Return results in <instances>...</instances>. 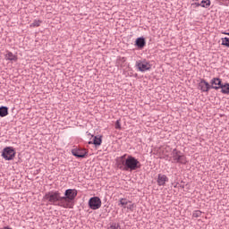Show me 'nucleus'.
I'll list each match as a JSON object with an SVG mask.
<instances>
[{
	"instance_id": "f257e3e1",
	"label": "nucleus",
	"mask_w": 229,
	"mask_h": 229,
	"mask_svg": "<svg viewBox=\"0 0 229 229\" xmlns=\"http://www.w3.org/2000/svg\"><path fill=\"white\" fill-rule=\"evenodd\" d=\"M117 162L120 169H123V171H136V169L140 167V162L128 154L118 157Z\"/></svg>"
},
{
	"instance_id": "f03ea898",
	"label": "nucleus",
	"mask_w": 229,
	"mask_h": 229,
	"mask_svg": "<svg viewBox=\"0 0 229 229\" xmlns=\"http://www.w3.org/2000/svg\"><path fill=\"white\" fill-rule=\"evenodd\" d=\"M76 196H78V191L72 189L66 190L64 197L62 199L61 207L63 208H72Z\"/></svg>"
},
{
	"instance_id": "7ed1b4c3",
	"label": "nucleus",
	"mask_w": 229,
	"mask_h": 229,
	"mask_svg": "<svg viewBox=\"0 0 229 229\" xmlns=\"http://www.w3.org/2000/svg\"><path fill=\"white\" fill-rule=\"evenodd\" d=\"M44 199H47L52 205L62 207L63 197L60 195V191H49L48 193H46Z\"/></svg>"
},
{
	"instance_id": "20e7f679",
	"label": "nucleus",
	"mask_w": 229,
	"mask_h": 229,
	"mask_svg": "<svg viewBox=\"0 0 229 229\" xmlns=\"http://www.w3.org/2000/svg\"><path fill=\"white\" fill-rule=\"evenodd\" d=\"M172 158L177 164H187V157L182 155V152L177 149H174L172 152Z\"/></svg>"
},
{
	"instance_id": "39448f33",
	"label": "nucleus",
	"mask_w": 229,
	"mask_h": 229,
	"mask_svg": "<svg viewBox=\"0 0 229 229\" xmlns=\"http://www.w3.org/2000/svg\"><path fill=\"white\" fill-rule=\"evenodd\" d=\"M2 157L4 160H13V158H15V149L12 147L4 148Z\"/></svg>"
},
{
	"instance_id": "423d86ee",
	"label": "nucleus",
	"mask_w": 229,
	"mask_h": 229,
	"mask_svg": "<svg viewBox=\"0 0 229 229\" xmlns=\"http://www.w3.org/2000/svg\"><path fill=\"white\" fill-rule=\"evenodd\" d=\"M89 207L91 210L101 208V199L99 197H92L89 200Z\"/></svg>"
},
{
	"instance_id": "0eeeda50",
	"label": "nucleus",
	"mask_w": 229,
	"mask_h": 229,
	"mask_svg": "<svg viewBox=\"0 0 229 229\" xmlns=\"http://www.w3.org/2000/svg\"><path fill=\"white\" fill-rule=\"evenodd\" d=\"M136 67H138L140 72H146V71H149L151 69V64L146 60L137 61Z\"/></svg>"
},
{
	"instance_id": "6e6552de",
	"label": "nucleus",
	"mask_w": 229,
	"mask_h": 229,
	"mask_svg": "<svg viewBox=\"0 0 229 229\" xmlns=\"http://www.w3.org/2000/svg\"><path fill=\"white\" fill-rule=\"evenodd\" d=\"M72 154L73 157H77V158H85L89 155V151L85 148H73L72 149Z\"/></svg>"
},
{
	"instance_id": "1a4fd4ad",
	"label": "nucleus",
	"mask_w": 229,
	"mask_h": 229,
	"mask_svg": "<svg viewBox=\"0 0 229 229\" xmlns=\"http://www.w3.org/2000/svg\"><path fill=\"white\" fill-rule=\"evenodd\" d=\"M199 89H200L201 92H208L211 89V86L207 81L201 80L199 83Z\"/></svg>"
},
{
	"instance_id": "9d476101",
	"label": "nucleus",
	"mask_w": 229,
	"mask_h": 229,
	"mask_svg": "<svg viewBox=\"0 0 229 229\" xmlns=\"http://www.w3.org/2000/svg\"><path fill=\"white\" fill-rule=\"evenodd\" d=\"M157 185H159V187H164V185H165V182H169V178H167L165 176V174H159L157 175Z\"/></svg>"
},
{
	"instance_id": "9b49d317",
	"label": "nucleus",
	"mask_w": 229,
	"mask_h": 229,
	"mask_svg": "<svg viewBox=\"0 0 229 229\" xmlns=\"http://www.w3.org/2000/svg\"><path fill=\"white\" fill-rule=\"evenodd\" d=\"M211 85V89H215L216 90H217L218 89H221V79L219 78H214L211 80L210 81Z\"/></svg>"
},
{
	"instance_id": "f8f14e48",
	"label": "nucleus",
	"mask_w": 229,
	"mask_h": 229,
	"mask_svg": "<svg viewBox=\"0 0 229 229\" xmlns=\"http://www.w3.org/2000/svg\"><path fill=\"white\" fill-rule=\"evenodd\" d=\"M116 67H120L123 69V67H126V57H117L116 59Z\"/></svg>"
},
{
	"instance_id": "ddd939ff",
	"label": "nucleus",
	"mask_w": 229,
	"mask_h": 229,
	"mask_svg": "<svg viewBox=\"0 0 229 229\" xmlns=\"http://www.w3.org/2000/svg\"><path fill=\"white\" fill-rule=\"evenodd\" d=\"M4 56H5V60H9L10 62H17V60H19L17 55H13V53L10 51H6V54Z\"/></svg>"
},
{
	"instance_id": "4468645a",
	"label": "nucleus",
	"mask_w": 229,
	"mask_h": 229,
	"mask_svg": "<svg viewBox=\"0 0 229 229\" xmlns=\"http://www.w3.org/2000/svg\"><path fill=\"white\" fill-rule=\"evenodd\" d=\"M103 140H101V136H95L93 139V142L89 141V144H94L95 146H101Z\"/></svg>"
},
{
	"instance_id": "2eb2a0df",
	"label": "nucleus",
	"mask_w": 229,
	"mask_h": 229,
	"mask_svg": "<svg viewBox=\"0 0 229 229\" xmlns=\"http://www.w3.org/2000/svg\"><path fill=\"white\" fill-rule=\"evenodd\" d=\"M136 46H138V47H144V46H146V40H144V38H139L136 40Z\"/></svg>"
},
{
	"instance_id": "dca6fc26",
	"label": "nucleus",
	"mask_w": 229,
	"mask_h": 229,
	"mask_svg": "<svg viewBox=\"0 0 229 229\" xmlns=\"http://www.w3.org/2000/svg\"><path fill=\"white\" fill-rule=\"evenodd\" d=\"M8 115V107L1 106L0 107V117H6Z\"/></svg>"
},
{
	"instance_id": "f3484780",
	"label": "nucleus",
	"mask_w": 229,
	"mask_h": 229,
	"mask_svg": "<svg viewBox=\"0 0 229 229\" xmlns=\"http://www.w3.org/2000/svg\"><path fill=\"white\" fill-rule=\"evenodd\" d=\"M197 5L201 6L202 8H208V6H210V0H202L200 4H198Z\"/></svg>"
},
{
	"instance_id": "a211bd4d",
	"label": "nucleus",
	"mask_w": 229,
	"mask_h": 229,
	"mask_svg": "<svg viewBox=\"0 0 229 229\" xmlns=\"http://www.w3.org/2000/svg\"><path fill=\"white\" fill-rule=\"evenodd\" d=\"M42 24V21L40 20H34L33 22L30 25V28H38Z\"/></svg>"
},
{
	"instance_id": "6ab92c4d",
	"label": "nucleus",
	"mask_w": 229,
	"mask_h": 229,
	"mask_svg": "<svg viewBox=\"0 0 229 229\" xmlns=\"http://www.w3.org/2000/svg\"><path fill=\"white\" fill-rule=\"evenodd\" d=\"M220 89H222L223 94H229V84L222 85Z\"/></svg>"
},
{
	"instance_id": "aec40b11",
	"label": "nucleus",
	"mask_w": 229,
	"mask_h": 229,
	"mask_svg": "<svg viewBox=\"0 0 229 229\" xmlns=\"http://www.w3.org/2000/svg\"><path fill=\"white\" fill-rule=\"evenodd\" d=\"M128 203H131V201H129L126 199H120L119 205H121L122 207H126V205H128Z\"/></svg>"
},
{
	"instance_id": "412c9836",
	"label": "nucleus",
	"mask_w": 229,
	"mask_h": 229,
	"mask_svg": "<svg viewBox=\"0 0 229 229\" xmlns=\"http://www.w3.org/2000/svg\"><path fill=\"white\" fill-rule=\"evenodd\" d=\"M222 46H225V47H229V38H222Z\"/></svg>"
},
{
	"instance_id": "4be33fe9",
	"label": "nucleus",
	"mask_w": 229,
	"mask_h": 229,
	"mask_svg": "<svg viewBox=\"0 0 229 229\" xmlns=\"http://www.w3.org/2000/svg\"><path fill=\"white\" fill-rule=\"evenodd\" d=\"M201 214H202L201 211H199V210H195V211H193V213H192V217H201Z\"/></svg>"
},
{
	"instance_id": "5701e85b",
	"label": "nucleus",
	"mask_w": 229,
	"mask_h": 229,
	"mask_svg": "<svg viewBox=\"0 0 229 229\" xmlns=\"http://www.w3.org/2000/svg\"><path fill=\"white\" fill-rule=\"evenodd\" d=\"M107 229H121V225L119 224H112Z\"/></svg>"
},
{
	"instance_id": "b1692460",
	"label": "nucleus",
	"mask_w": 229,
	"mask_h": 229,
	"mask_svg": "<svg viewBox=\"0 0 229 229\" xmlns=\"http://www.w3.org/2000/svg\"><path fill=\"white\" fill-rule=\"evenodd\" d=\"M114 128L116 130H121V121L120 120H117L115 124H114Z\"/></svg>"
},
{
	"instance_id": "393cba45",
	"label": "nucleus",
	"mask_w": 229,
	"mask_h": 229,
	"mask_svg": "<svg viewBox=\"0 0 229 229\" xmlns=\"http://www.w3.org/2000/svg\"><path fill=\"white\" fill-rule=\"evenodd\" d=\"M127 208L133 212V210L135 209V205L131 203L127 206Z\"/></svg>"
},
{
	"instance_id": "a878e982",
	"label": "nucleus",
	"mask_w": 229,
	"mask_h": 229,
	"mask_svg": "<svg viewBox=\"0 0 229 229\" xmlns=\"http://www.w3.org/2000/svg\"><path fill=\"white\" fill-rule=\"evenodd\" d=\"M165 151H169V149H171V148L165 147Z\"/></svg>"
},
{
	"instance_id": "bb28decb",
	"label": "nucleus",
	"mask_w": 229,
	"mask_h": 229,
	"mask_svg": "<svg viewBox=\"0 0 229 229\" xmlns=\"http://www.w3.org/2000/svg\"><path fill=\"white\" fill-rule=\"evenodd\" d=\"M224 35H228V37H229V32H228V33H226V32H224Z\"/></svg>"
},
{
	"instance_id": "cd10ccee",
	"label": "nucleus",
	"mask_w": 229,
	"mask_h": 229,
	"mask_svg": "<svg viewBox=\"0 0 229 229\" xmlns=\"http://www.w3.org/2000/svg\"><path fill=\"white\" fill-rule=\"evenodd\" d=\"M165 156H167V154H165Z\"/></svg>"
}]
</instances>
